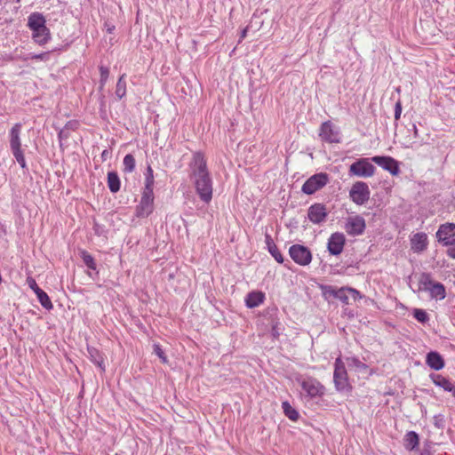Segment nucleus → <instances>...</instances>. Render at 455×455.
Returning a JSON list of instances; mask_svg holds the SVG:
<instances>
[{"mask_svg":"<svg viewBox=\"0 0 455 455\" xmlns=\"http://www.w3.org/2000/svg\"><path fill=\"white\" fill-rule=\"evenodd\" d=\"M430 378L435 386L442 387L444 391H448L453 384L449 379L441 374H431Z\"/></svg>","mask_w":455,"mask_h":455,"instance_id":"obj_26","label":"nucleus"},{"mask_svg":"<svg viewBox=\"0 0 455 455\" xmlns=\"http://www.w3.org/2000/svg\"><path fill=\"white\" fill-rule=\"evenodd\" d=\"M347 364L350 370H355V371L359 373H367L368 372V366L361 362L356 357H347L346 358Z\"/></svg>","mask_w":455,"mask_h":455,"instance_id":"obj_23","label":"nucleus"},{"mask_svg":"<svg viewBox=\"0 0 455 455\" xmlns=\"http://www.w3.org/2000/svg\"><path fill=\"white\" fill-rule=\"evenodd\" d=\"M21 129L22 124L20 123H16L9 132L10 148L12 154L23 151L20 139Z\"/></svg>","mask_w":455,"mask_h":455,"instance_id":"obj_17","label":"nucleus"},{"mask_svg":"<svg viewBox=\"0 0 455 455\" xmlns=\"http://www.w3.org/2000/svg\"><path fill=\"white\" fill-rule=\"evenodd\" d=\"M444 416L443 414L434 416V425L435 427L443 429L444 427Z\"/></svg>","mask_w":455,"mask_h":455,"instance_id":"obj_40","label":"nucleus"},{"mask_svg":"<svg viewBox=\"0 0 455 455\" xmlns=\"http://www.w3.org/2000/svg\"><path fill=\"white\" fill-rule=\"evenodd\" d=\"M265 298V293L260 291H251L245 297V305L249 308L257 307L264 302Z\"/></svg>","mask_w":455,"mask_h":455,"instance_id":"obj_20","label":"nucleus"},{"mask_svg":"<svg viewBox=\"0 0 455 455\" xmlns=\"http://www.w3.org/2000/svg\"><path fill=\"white\" fill-rule=\"evenodd\" d=\"M113 29H114V27H113L112 28H108V31L109 33H111Z\"/></svg>","mask_w":455,"mask_h":455,"instance_id":"obj_58","label":"nucleus"},{"mask_svg":"<svg viewBox=\"0 0 455 455\" xmlns=\"http://www.w3.org/2000/svg\"><path fill=\"white\" fill-rule=\"evenodd\" d=\"M447 392L451 393L452 396L455 398V385L452 384L451 388Z\"/></svg>","mask_w":455,"mask_h":455,"instance_id":"obj_53","label":"nucleus"},{"mask_svg":"<svg viewBox=\"0 0 455 455\" xmlns=\"http://www.w3.org/2000/svg\"><path fill=\"white\" fill-rule=\"evenodd\" d=\"M105 84H100V87H99L100 91H102L104 89Z\"/></svg>","mask_w":455,"mask_h":455,"instance_id":"obj_57","label":"nucleus"},{"mask_svg":"<svg viewBox=\"0 0 455 455\" xmlns=\"http://www.w3.org/2000/svg\"><path fill=\"white\" fill-rule=\"evenodd\" d=\"M329 181V176L325 172H319L308 178L301 188V191L306 195H313Z\"/></svg>","mask_w":455,"mask_h":455,"instance_id":"obj_5","label":"nucleus"},{"mask_svg":"<svg viewBox=\"0 0 455 455\" xmlns=\"http://www.w3.org/2000/svg\"><path fill=\"white\" fill-rule=\"evenodd\" d=\"M18 164L20 165L22 169H27V163L24 156V152H17L12 154Z\"/></svg>","mask_w":455,"mask_h":455,"instance_id":"obj_39","label":"nucleus"},{"mask_svg":"<svg viewBox=\"0 0 455 455\" xmlns=\"http://www.w3.org/2000/svg\"><path fill=\"white\" fill-rule=\"evenodd\" d=\"M272 337H273V339L278 338V331H277L275 326H273V328H272Z\"/></svg>","mask_w":455,"mask_h":455,"instance_id":"obj_51","label":"nucleus"},{"mask_svg":"<svg viewBox=\"0 0 455 455\" xmlns=\"http://www.w3.org/2000/svg\"><path fill=\"white\" fill-rule=\"evenodd\" d=\"M70 136V132L66 131L64 128L60 129V131L58 133V139L60 142L62 140H68Z\"/></svg>","mask_w":455,"mask_h":455,"instance_id":"obj_45","label":"nucleus"},{"mask_svg":"<svg viewBox=\"0 0 455 455\" xmlns=\"http://www.w3.org/2000/svg\"><path fill=\"white\" fill-rule=\"evenodd\" d=\"M154 194L142 193L140 201L135 209V215L138 218H147L154 211Z\"/></svg>","mask_w":455,"mask_h":455,"instance_id":"obj_10","label":"nucleus"},{"mask_svg":"<svg viewBox=\"0 0 455 455\" xmlns=\"http://www.w3.org/2000/svg\"><path fill=\"white\" fill-rule=\"evenodd\" d=\"M365 220L360 216L355 215L354 217L347 218L345 224V230L349 235H360L365 230Z\"/></svg>","mask_w":455,"mask_h":455,"instance_id":"obj_14","label":"nucleus"},{"mask_svg":"<svg viewBox=\"0 0 455 455\" xmlns=\"http://www.w3.org/2000/svg\"><path fill=\"white\" fill-rule=\"evenodd\" d=\"M100 225L98 223H94L93 229H94L95 233L99 235H100Z\"/></svg>","mask_w":455,"mask_h":455,"instance_id":"obj_52","label":"nucleus"},{"mask_svg":"<svg viewBox=\"0 0 455 455\" xmlns=\"http://www.w3.org/2000/svg\"><path fill=\"white\" fill-rule=\"evenodd\" d=\"M27 283L29 286V288L34 291V292L36 293V295L37 297L38 301L40 302V304L42 305L43 307H44L45 309H48V310H50L53 307L49 296L47 295V293L44 291H43L37 285V283L34 278L28 277Z\"/></svg>","mask_w":455,"mask_h":455,"instance_id":"obj_16","label":"nucleus"},{"mask_svg":"<svg viewBox=\"0 0 455 455\" xmlns=\"http://www.w3.org/2000/svg\"><path fill=\"white\" fill-rule=\"evenodd\" d=\"M404 441L406 449L411 451L419 445V435L414 431H410L405 435Z\"/></svg>","mask_w":455,"mask_h":455,"instance_id":"obj_27","label":"nucleus"},{"mask_svg":"<svg viewBox=\"0 0 455 455\" xmlns=\"http://www.w3.org/2000/svg\"><path fill=\"white\" fill-rule=\"evenodd\" d=\"M87 351L92 362L98 365L102 371H104V358L102 355L100 353V351L97 348L89 345H87Z\"/></svg>","mask_w":455,"mask_h":455,"instance_id":"obj_24","label":"nucleus"},{"mask_svg":"<svg viewBox=\"0 0 455 455\" xmlns=\"http://www.w3.org/2000/svg\"><path fill=\"white\" fill-rule=\"evenodd\" d=\"M346 237L343 233L335 232L331 235L327 243V250L331 255L338 256L344 249Z\"/></svg>","mask_w":455,"mask_h":455,"instance_id":"obj_15","label":"nucleus"},{"mask_svg":"<svg viewBox=\"0 0 455 455\" xmlns=\"http://www.w3.org/2000/svg\"><path fill=\"white\" fill-rule=\"evenodd\" d=\"M45 18L40 12H32L28 19V26L32 31H43L47 28Z\"/></svg>","mask_w":455,"mask_h":455,"instance_id":"obj_19","label":"nucleus"},{"mask_svg":"<svg viewBox=\"0 0 455 455\" xmlns=\"http://www.w3.org/2000/svg\"><path fill=\"white\" fill-rule=\"evenodd\" d=\"M370 194L369 187L363 181H356L349 192L351 200L358 205L364 204L369 200Z\"/></svg>","mask_w":455,"mask_h":455,"instance_id":"obj_9","label":"nucleus"},{"mask_svg":"<svg viewBox=\"0 0 455 455\" xmlns=\"http://www.w3.org/2000/svg\"><path fill=\"white\" fill-rule=\"evenodd\" d=\"M426 411H426V408H423V409H422V412H426Z\"/></svg>","mask_w":455,"mask_h":455,"instance_id":"obj_59","label":"nucleus"},{"mask_svg":"<svg viewBox=\"0 0 455 455\" xmlns=\"http://www.w3.org/2000/svg\"><path fill=\"white\" fill-rule=\"evenodd\" d=\"M290 257L300 266H307L312 260L310 250L301 244H293L289 249Z\"/></svg>","mask_w":455,"mask_h":455,"instance_id":"obj_8","label":"nucleus"},{"mask_svg":"<svg viewBox=\"0 0 455 455\" xmlns=\"http://www.w3.org/2000/svg\"><path fill=\"white\" fill-rule=\"evenodd\" d=\"M81 258L84 265L91 270H96L97 265L95 263L94 258L86 251H81Z\"/></svg>","mask_w":455,"mask_h":455,"instance_id":"obj_31","label":"nucleus"},{"mask_svg":"<svg viewBox=\"0 0 455 455\" xmlns=\"http://www.w3.org/2000/svg\"><path fill=\"white\" fill-rule=\"evenodd\" d=\"M125 74L120 76L117 80L116 87V97L118 100H122L126 95V81H125Z\"/></svg>","mask_w":455,"mask_h":455,"instance_id":"obj_29","label":"nucleus"},{"mask_svg":"<svg viewBox=\"0 0 455 455\" xmlns=\"http://www.w3.org/2000/svg\"><path fill=\"white\" fill-rule=\"evenodd\" d=\"M190 179L200 199L208 204L212 198V180L207 168V163L201 152L193 155L189 164Z\"/></svg>","mask_w":455,"mask_h":455,"instance_id":"obj_1","label":"nucleus"},{"mask_svg":"<svg viewBox=\"0 0 455 455\" xmlns=\"http://www.w3.org/2000/svg\"><path fill=\"white\" fill-rule=\"evenodd\" d=\"M412 315L414 318L420 323H426L429 321V315L424 309L414 308Z\"/></svg>","mask_w":455,"mask_h":455,"instance_id":"obj_33","label":"nucleus"},{"mask_svg":"<svg viewBox=\"0 0 455 455\" xmlns=\"http://www.w3.org/2000/svg\"><path fill=\"white\" fill-rule=\"evenodd\" d=\"M375 166L369 158H359L349 167V173L357 177L368 178L375 173Z\"/></svg>","mask_w":455,"mask_h":455,"instance_id":"obj_6","label":"nucleus"},{"mask_svg":"<svg viewBox=\"0 0 455 455\" xmlns=\"http://www.w3.org/2000/svg\"><path fill=\"white\" fill-rule=\"evenodd\" d=\"M427 235L424 232H419L411 238V248L415 252L424 251L427 248Z\"/></svg>","mask_w":455,"mask_h":455,"instance_id":"obj_18","label":"nucleus"},{"mask_svg":"<svg viewBox=\"0 0 455 455\" xmlns=\"http://www.w3.org/2000/svg\"><path fill=\"white\" fill-rule=\"evenodd\" d=\"M449 248L447 250V255L451 258L455 259V241L451 243H449Z\"/></svg>","mask_w":455,"mask_h":455,"instance_id":"obj_47","label":"nucleus"},{"mask_svg":"<svg viewBox=\"0 0 455 455\" xmlns=\"http://www.w3.org/2000/svg\"><path fill=\"white\" fill-rule=\"evenodd\" d=\"M347 292L349 295V299L352 298L354 301H356L357 299L362 298L360 292L354 288L347 287Z\"/></svg>","mask_w":455,"mask_h":455,"instance_id":"obj_42","label":"nucleus"},{"mask_svg":"<svg viewBox=\"0 0 455 455\" xmlns=\"http://www.w3.org/2000/svg\"><path fill=\"white\" fill-rule=\"evenodd\" d=\"M436 238L443 246H448L455 241V223H444L440 225L437 232Z\"/></svg>","mask_w":455,"mask_h":455,"instance_id":"obj_12","label":"nucleus"},{"mask_svg":"<svg viewBox=\"0 0 455 455\" xmlns=\"http://www.w3.org/2000/svg\"><path fill=\"white\" fill-rule=\"evenodd\" d=\"M335 299H339L344 304H349V295L347 292V287L339 288L335 293Z\"/></svg>","mask_w":455,"mask_h":455,"instance_id":"obj_34","label":"nucleus"},{"mask_svg":"<svg viewBox=\"0 0 455 455\" xmlns=\"http://www.w3.org/2000/svg\"><path fill=\"white\" fill-rule=\"evenodd\" d=\"M123 164H124V172H132L135 170L136 162H135L134 156L132 154H127L124 157Z\"/></svg>","mask_w":455,"mask_h":455,"instance_id":"obj_32","label":"nucleus"},{"mask_svg":"<svg viewBox=\"0 0 455 455\" xmlns=\"http://www.w3.org/2000/svg\"><path fill=\"white\" fill-rule=\"evenodd\" d=\"M412 131H413V136L415 139L419 138V130L415 124H412Z\"/></svg>","mask_w":455,"mask_h":455,"instance_id":"obj_50","label":"nucleus"},{"mask_svg":"<svg viewBox=\"0 0 455 455\" xmlns=\"http://www.w3.org/2000/svg\"><path fill=\"white\" fill-rule=\"evenodd\" d=\"M108 187L112 193H117L121 188V181L117 172H109L108 173Z\"/></svg>","mask_w":455,"mask_h":455,"instance_id":"obj_25","label":"nucleus"},{"mask_svg":"<svg viewBox=\"0 0 455 455\" xmlns=\"http://www.w3.org/2000/svg\"><path fill=\"white\" fill-rule=\"evenodd\" d=\"M265 243H266L267 251L272 255V257H274V259L278 263H283L284 260L283 257L282 253L280 252V251L278 250L275 243H274L271 235L267 233L265 234Z\"/></svg>","mask_w":455,"mask_h":455,"instance_id":"obj_22","label":"nucleus"},{"mask_svg":"<svg viewBox=\"0 0 455 455\" xmlns=\"http://www.w3.org/2000/svg\"><path fill=\"white\" fill-rule=\"evenodd\" d=\"M247 32H248V27L244 28L242 32H241V36H240V39H239V43L242 42L243 39H244L247 36Z\"/></svg>","mask_w":455,"mask_h":455,"instance_id":"obj_49","label":"nucleus"},{"mask_svg":"<svg viewBox=\"0 0 455 455\" xmlns=\"http://www.w3.org/2000/svg\"><path fill=\"white\" fill-rule=\"evenodd\" d=\"M145 177L154 178L153 169L151 168L150 165H148V168H147V171H146V173H145Z\"/></svg>","mask_w":455,"mask_h":455,"instance_id":"obj_48","label":"nucleus"},{"mask_svg":"<svg viewBox=\"0 0 455 455\" xmlns=\"http://www.w3.org/2000/svg\"><path fill=\"white\" fill-rule=\"evenodd\" d=\"M333 381L338 391H345L350 388L345 363L340 357H338L334 363Z\"/></svg>","mask_w":455,"mask_h":455,"instance_id":"obj_4","label":"nucleus"},{"mask_svg":"<svg viewBox=\"0 0 455 455\" xmlns=\"http://www.w3.org/2000/svg\"><path fill=\"white\" fill-rule=\"evenodd\" d=\"M339 289L331 286V285H324L322 286V291L324 297H333L335 298V293H337V291Z\"/></svg>","mask_w":455,"mask_h":455,"instance_id":"obj_35","label":"nucleus"},{"mask_svg":"<svg viewBox=\"0 0 455 455\" xmlns=\"http://www.w3.org/2000/svg\"><path fill=\"white\" fill-rule=\"evenodd\" d=\"M99 69L100 74V84H106L109 76V69L104 66H100Z\"/></svg>","mask_w":455,"mask_h":455,"instance_id":"obj_38","label":"nucleus"},{"mask_svg":"<svg viewBox=\"0 0 455 455\" xmlns=\"http://www.w3.org/2000/svg\"><path fill=\"white\" fill-rule=\"evenodd\" d=\"M108 155V150H104V151L102 152V154H101V157H102V159H103V160H105Z\"/></svg>","mask_w":455,"mask_h":455,"instance_id":"obj_55","label":"nucleus"},{"mask_svg":"<svg viewBox=\"0 0 455 455\" xmlns=\"http://www.w3.org/2000/svg\"><path fill=\"white\" fill-rule=\"evenodd\" d=\"M6 60H7L8 61H14V60H15V59H12V54H11V55H8V56L6 57Z\"/></svg>","mask_w":455,"mask_h":455,"instance_id":"obj_56","label":"nucleus"},{"mask_svg":"<svg viewBox=\"0 0 455 455\" xmlns=\"http://www.w3.org/2000/svg\"><path fill=\"white\" fill-rule=\"evenodd\" d=\"M328 210L323 204L315 203L309 206L307 218L314 224H322L326 220Z\"/></svg>","mask_w":455,"mask_h":455,"instance_id":"obj_13","label":"nucleus"},{"mask_svg":"<svg viewBox=\"0 0 455 455\" xmlns=\"http://www.w3.org/2000/svg\"><path fill=\"white\" fill-rule=\"evenodd\" d=\"M282 408L284 415L292 421L298 420L299 414L295 408H293L289 402L284 401L282 403Z\"/></svg>","mask_w":455,"mask_h":455,"instance_id":"obj_30","label":"nucleus"},{"mask_svg":"<svg viewBox=\"0 0 455 455\" xmlns=\"http://www.w3.org/2000/svg\"><path fill=\"white\" fill-rule=\"evenodd\" d=\"M420 455H433V453L429 450H423Z\"/></svg>","mask_w":455,"mask_h":455,"instance_id":"obj_54","label":"nucleus"},{"mask_svg":"<svg viewBox=\"0 0 455 455\" xmlns=\"http://www.w3.org/2000/svg\"><path fill=\"white\" fill-rule=\"evenodd\" d=\"M32 32H33L32 37H33L34 41L40 45L46 44L51 37L50 30L48 28H45V30H44V32L41 30L32 31Z\"/></svg>","mask_w":455,"mask_h":455,"instance_id":"obj_28","label":"nucleus"},{"mask_svg":"<svg viewBox=\"0 0 455 455\" xmlns=\"http://www.w3.org/2000/svg\"><path fill=\"white\" fill-rule=\"evenodd\" d=\"M319 137L327 143H339L341 141L340 130L331 121L323 122L319 129Z\"/></svg>","mask_w":455,"mask_h":455,"instance_id":"obj_7","label":"nucleus"},{"mask_svg":"<svg viewBox=\"0 0 455 455\" xmlns=\"http://www.w3.org/2000/svg\"><path fill=\"white\" fill-rule=\"evenodd\" d=\"M302 395L308 398L320 397L324 394V387L314 378H301L299 379Z\"/></svg>","mask_w":455,"mask_h":455,"instance_id":"obj_3","label":"nucleus"},{"mask_svg":"<svg viewBox=\"0 0 455 455\" xmlns=\"http://www.w3.org/2000/svg\"><path fill=\"white\" fill-rule=\"evenodd\" d=\"M427 364L433 370L439 371L443 368L444 361L441 355L435 351H431L427 355Z\"/></svg>","mask_w":455,"mask_h":455,"instance_id":"obj_21","label":"nucleus"},{"mask_svg":"<svg viewBox=\"0 0 455 455\" xmlns=\"http://www.w3.org/2000/svg\"><path fill=\"white\" fill-rule=\"evenodd\" d=\"M154 178L145 177V187L142 193L154 194Z\"/></svg>","mask_w":455,"mask_h":455,"instance_id":"obj_37","label":"nucleus"},{"mask_svg":"<svg viewBox=\"0 0 455 455\" xmlns=\"http://www.w3.org/2000/svg\"><path fill=\"white\" fill-rule=\"evenodd\" d=\"M49 59V52H42V53H30L29 60H47Z\"/></svg>","mask_w":455,"mask_h":455,"instance_id":"obj_41","label":"nucleus"},{"mask_svg":"<svg viewBox=\"0 0 455 455\" xmlns=\"http://www.w3.org/2000/svg\"><path fill=\"white\" fill-rule=\"evenodd\" d=\"M12 59H15V60H29V54L23 55L21 53H18L16 50L13 54H12Z\"/></svg>","mask_w":455,"mask_h":455,"instance_id":"obj_46","label":"nucleus"},{"mask_svg":"<svg viewBox=\"0 0 455 455\" xmlns=\"http://www.w3.org/2000/svg\"><path fill=\"white\" fill-rule=\"evenodd\" d=\"M63 128L69 132L70 131H75L78 128V122L76 120L68 121Z\"/></svg>","mask_w":455,"mask_h":455,"instance_id":"obj_43","label":"nucleus"},{"mask_svg":"<svg viewBox=\"0 0 455 455\" xmlns=\"http://www.w3.org/2000/svg\"><path fill=\"white\" fill-rule=\"evenodd\" d=\"M371 160L393 176H397L401 172L399 162L391 156H375Z\"/></svg>","mask_w":455,"mask_h":455,"instance_id":"obj_11","label":"nucleus"},{"mask_svg":"<svg viewBox=\"0 0 455 455\" xmlns=\"http://www.w3.org/2000/svg\"><path fill=\"white\" fill-rule=\"evenodd\" d=\"M401 114H402V103L400 100H398L395 106V121L400 119Z\"/></svg>","mask_w":455,"mask_h":455,"instance_id":"obj_44","label":"nucleus"},{"mask_svg":"<svg viewBox=\"0 0 455 455\" xmlns=\"http://www.w3.org/2000/svg\"><path fill=\"white\" fill-rule=\"evenodd\" d=\"M154 352L161 359L163 363H168V359L165 355L164 350L158 344H155Z\"/></svg>","mask_w":455,"mask_h":455,"instance_id":"obj_36","label":"nucleus"},{"mask_svg":"<svg viewBox=\"0 0 455 455\" xmlns=\"http://www.w3.org/2000/svg\"><path fill=\"white\" fill-rule=\"evenodd\" d=\"M419 289L427 291L431 299L442 300L446 297L444 285L434 281L430 273H420L419 276Z\"/></svg>","mask_w":455,"mask_h":455,"instance_id":"obj_2","label":"nucleus"}]
</instances>
